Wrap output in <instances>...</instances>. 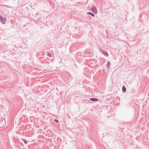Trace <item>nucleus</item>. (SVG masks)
<instances>
[{
  "instance_id": "nucleus-1",
  "label": "nucleus",
  "mask_w": 149,
  "mask_h": 149,
  "mask_svg": "<svg viewBox=\"0 0 149 149\" xmlns=\"http://www.w3.org/2000/svg\"><path fill=\"white\" fill-rule=\"evenodd\" d=\"M7 20V19L6 17H1L0 18V21L3 24H5L6 23V22Z\"/></svg>"
},
{
  "instance_id": "nucleus-2",
  "label": "nucleus",
  "mask_w": 149,
  "mask_h": 149,
  "mask_svg": "<svg viewBox=\"0 0 149 149\" xmlns=\"http://www.w3.org/2000/svg\"><path fill=\"white\" fill-rule=\"evenodd\" d=\"M91 11L95 14H96L97 13V10L96 7L95 6H93L91 8Z\"/></svg>"
},
{
  "instance_id": "nucleus-3",
  "label": "nucleus",
  "mask_w": 149,
  "mask_h": 149,
  "mask_svg": "<svg viewBox=\"0 0 149 149\" xmlns=\"http://www.w3.org/2000/svg\"><path fill=\"white\" fill-rule=\"evenodd\" d=\"M90 100L93 102H97L99 101V100L98 99L95 98H91L90 99Z\"/></svg>"
},
{
  "instance_id": "nucleus-4",
  "label": "nucleus",
  "mask_w": 149,
  "mask_h": 149,
  "mask_svg": "<svg viewBox=\"0 0 149 149\" xmlns=\"http://www.w3.org/2000/svg\"><path fill=\"white\" fill-rule=\"evenodd\" d=\"M122 90L123 93H125L126 92V88L124 85L122 86Z\"/></svg>"
},
{
  "instance_id": "nucleus-5",
  "label": "nucleus",
  "mask_w": 149,
  "mask_h": 149,
  "mask_svg": "<svg viewBox=\"0 0 149 149\" xmlns=\"http://www.w3.org/2000/svg\"><path fill=\"white\" fill-rule=\"evenodd\" d=\"M111 65V63L109 61H108L107 62V67L108 69H109L110 68Z\"/></svg>"
},
{
  "instance_id": "nucleus-6",
  "label": "nucleus",
  "mask_w": 149,
  "mask_h": 149,
  "mask_svg": "<svg viewBox=\"0 0 149 149\" xmlns=\"http://www.w3.org/2000/svg\"><path fill=\"white\" fill-rule=\"evenodd\" d=\"M103 52H104L102 53V54L106 56H109L107 52L105 51Z\"/></svg>"
},
{
  "instance_id": "nucleus-7",
  "label": "nucleus",
  "mask_w": 149,
  "mask_h": 149,
  "mask_svg": "<svg viewBox=\"0 0 149 149\" xmlns=\"http://www.w3.org/2000/svg\"><path fill=\"white\" fill-rule=\"evenodd\" d=\"M84 54L86 55L90 54L92 55V52H89L88 51H85L84 52Z\"/></svg>"
},
{
  "instance_id": "nucleus-8",
  "label": "nucleus",
  "mask_w": 149,
  "mask_h": 149,
  "mask_svg": "<svg viewBox=\"0 0 149 149\" xmlns=\"http://www.w3.org/2000/svg\"><path fill=\"white\" fill-rule=\"evenodd\" d=\"M87 14L88 15H90L93 17H94L95 16L91 12H88L87 13Z\"/></svg>"
},
{
  "instance_id": "nucleus-9",
  "label": "nucleus",
  "mask_w": 149,
  "mask_h": 149,
  "mask_svg": "<svg viewBox=\"0 0 149 149\" xmlns=\"http://www.w3.org/2000/svg\"><path fill=\"white\" fill-rule=\"evenodd\" d=\"M22 141L25 144H26L28 143V141H27L26 139H22Z\"/></svg>"
},
{
  "instance_id": "nucleus-10",
  "label": "nucleus",
  "mask_w": 149,
  "mask_h": 149,
  "mask_svg": "<svg viewBox=\"0 0 149 149\" xmlns=\"http://www.w3.org/2000/svg\"><path fill=\"white\" fill-rule=\"evenodd\" d=\"M47 56L49 57H52V55L51 53L49 52L47 54Z\"/></svg>"
},
{
  "instance_id": "nucleus-11",
  "label": "nucleus",
  "mask_w": 149,
  "mask_h": 149,
  "mask_svg": "<svg viewBox=\"0 0 149 149\" xmlns=\"http://www.w3.org/2000/svg\"><path fill=\"white\" fill-rule=\"evenodd\" d=\"M72 79V77H70L68 78V79L69 81H70Z\"/></svg>"
},
{
  "instance_id": "nucleus-12",
  "label": "nucleus",
  "mask_w": 149,
  "mask_h": 149,
  "mask_svg": "<svg viewBox=\"0 0 149 149\" xmlns=\"http://www.w3.org/2000/svg\"><path fill=\"white\" fill-rule=\"evenodd\" d=\"M99 50H100V52H101L102 54V53L103 52H104L103 51H104V50H103V49H101V48H99Z\"/></svg>"
},
{
  "instance_id": "nucleus-13",
  "label": "nucleus",
  "mask_w": 149,
  "mask_h": 149,
  "mask_svg": "<svg viewBox=\"0 0 149 149\" xmlns=\"http://www.w3.org/2000/svg\"><path fill=\"white\" fill-rule=\"evenodd\" d=\"M54 121L55 122H56L57 123H59V121L57 119H54Z\"/></svg>"
},
{
  "instance_id": "nucleus-14",
  "label": "nucleus",
  "mask_w": 149,
  "mask_h": 149,
  "mask_svg": "<svg viewBox=\"0 0 149 149\" xmlns=\"http://www.w3.org/2000/svg\"><path fill=\"white\" fill-rule=\"evenodd\" d=\"M42 131V129H40L39 130V132H40L41 131Z\"/></svg>"
}]
</instances>
